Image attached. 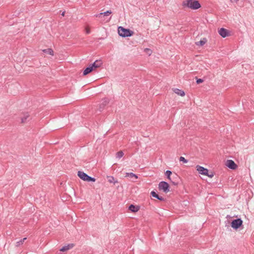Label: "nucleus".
Listing matches in <instances>:
<instances>
[{"mask_svg": "<svg viewBox=\"0 0 254 254\" xmlns=\"http://www.w3.org/2000/svg\"><path fill=\"white\" fill-rule=\"evenodd\" d=\"M179 160L181 162H183L184 163H187L188 162V160L185 159L184 157H180L179 158Z\"/></svg>", "mask_w": 254, "mask_h": 254, "instance_id": "26", "label": "nucleus"}, {"mask_svg": "<svg viewBox=\"0 0 254 254\" xmlns=\"http://www.w3.org/2000/svg\"><path fill=\"white\" fill-rule=\"evenodd\" d=\"M158 199L160 200V201H165V198L164 197H163L162 196H159V197L158 198Z\"/></svg>", "mask_w": 254, "mask_h": 254, "instance_id": "28", "label": "nucleus"}, {"mask_svg": "<svg viewBox=\"0 0 254 254\" xmlns=\"http://www.w3.org/2000/svg\"><path fill=\"white\" fill-rule=\"evenodd\" d=\"M165 175L166 176L167 179L169 180H171L170 176L171 174H172V172L170 170H167L165 172Z\"/></svg>", "mask_w": 254, "mask_h": 254, "instance_id": "23", "label": "nucleus"}, {"mask_svg": "<svg viewBox=\"0 0 254 254\" xmlns=\"http://www.w3.org/2000/svg\"><path fill=\"white\" fill-rule=\"evenodd\" d=\"M26 239H27L26 238H24L23 239H22L20 240V241L17 242H16V247H18L20 245L23 244V243L24 242V241L26 240Z\"/></svg>", "mask_w": 254, "mask_h": 254, "instance_id": "22", "label": "nucleus"}, {"mask_svg": "<svg viewBox=\"0 0 254 254\" xmlns=\"http://www.w3.org/2000/svg\"><path fill=\"white\" fill-rule=\"evenodd\" d=\"M96 181V179L94 177H92L89 176H87L86 179L85 181L88 182H94Z\"/></svg>", "mask_w": 254, "mask_h": 254, "instance_id": "20", "label": "nucleus"}, {"mask_svg": "<svg viewBox=\"0 0 254 254\" xmlns=\"http://www.w3.org/2000/svg\"><path fill=\"white\" fill-rule=\"evenodd\" d=\"M124 152L122 151L118 152L116 154V157L118 158H121L124 156Z\"/></svg>", "mask_w": 254, "mask_h": 254, "instance_id": "24", "label": "nucleus"}, {"mask_svg": "<svg viewBox=\"0 0 254 254\" xmlns=\"http://www.w3.org/2000/svg\"><path fill=\"white\" fill-rule=\"evenodd\" d=\"M128 209L132 212H136L139 210V206L130 204L128 207Z\"/></svg>", "mask_w": 254, "mask_h": 254, "instance_id": "11", "label": "nucleus"}, {"mask_svg": "<svg viewBox=\"0 0 254 254\" xmlns=\"http://www.w3.org/2000/svg\"><path fill=\"white\" fill-rule=\"evenodd\" d=\"M77 176L80 179L85 181L88 175L82 171H79L77 172Z\"/></svg>", "mask_w": 254, "mask_h": 254, "instance_id": "10", "label": "nucleus"}, {"mask_svg": "<svg viewBox=\"0 0 254 254\" xmlns=\"http://www.w3.org/2000/svg\"><path fill=\"white\" fill-rule=\"evenodd\" d=\"M109 100L108 98H104L102 100V102L100 104V105L99 106V111L101 112L103 110L104 107L109 103Z\"/></svg>", "mask_w": 254, "mask_h": 254, "instance_id": "8", "label": "nucleus"}, {"mask_svg": "<svg viewBox=\"0 0 254 254\" xmlns=\"http://www.w3.org/2000/svg\"><path fill=\"white\" fill-rule=\"evenodd\" d=\"M206 42H207L206 39L203 38L200 41H199L197 42H196V45L197 46H203L206 43Z\"/></svg>", "mask_w": 254, "mask_h": 254, "instance_id": "18", "label": "nucleus"}, {"mask_svg": "<svg viewBox=\"0 0 254 254\" xmlns=\"http://www.w3.org/2000/svg\"><path fill=\"white\" fill-rule=\"evenodd\" d=\"M93 68L92 67L91 65L90 64L88 67H87L83 71V75H86L88 73H90L93 70Z\"/></svg>", "mask_w": 254, "mask_h": 254, "instance_id": "14", "label": "nucleus"}, {"mask_svg": "<svg viewBox=\"0 0 254 254\" xmlns=\"http://www.w3.org/2000/svg\"><path fill=\"white\" fill-rule=\"evenodd\" d=\"M159 190H162L164 192L167 193L170 191V186L169 184L165 181H161L158 185Z\"/></svg>", "mask_w": 254, "mask_h": 254, "instance_id": "3", "label": "nucleus"}, {"mask_svg": "<svg viewBox=\"0 0 254 254\" xmlns=\"http://www.w3.org/2000/svg\"><path fill=\"white\" fill-rule=\"evenodd\" d=\"M203 80L202 79H201V78H197L196 79V82L197 84H200L202 82H203Z\"/></svg>", "mask_w": 254, "mask_h": 254, "instance_id": "27", "label": "nucleus"}, {"mask_svg": "<svg viewBox=\"0 0 254 254\" xmlns=\"http://www.w3.org/2000/svg\"><path fill=\"white\" fill-rule=\"evenodd\" d=\"M86 33H87V34L90 33V30H87Z\"/></svg>", "mask_w": 254, "mask_h": 254, "instance_id": "32", "label": "nucleus"}, {"mask_svg": "<svg viewBox=\"0 0 254 254\" xmlns=\"http://www.w3.org/2000/svg\"><path fill=\"white\" fill-rule=\"evenodd\" d=\"M112 13L111 10H107L104 12L100 13L99 14H98L96 15V17H98L99 18H102L103 17L105 16H109Z\"/></svg>", "mask_w": 254, "mask_h": 254, "instance_id": "13", "label": "nucleus"}, {"mask_svg": "<svg viewBox=\"0 0 254 254\" xmlns=\"http://www.w3.org/2000/svg\"><path fill=\"white\" fill-rule=\"evenodd\" d=\"M93 67V69L99 67L102 64V62L101 60H96L93 63L90 64Z\"/></svg>", "mask_w": 254, "mask_h": 254, "instance_id": "9", "label": "nucleus"}, {"mask_svg": "<svg viewBox=\"0 0 254 254\" xmlns=\"http://www.w3.org/2000/svg\"><path fill=\"white\" fill-rule=\"evenodd\" d=\"M226 165L227 167L232 170L236 169L238 167L237 164L232 160H228L226 162Z\"/></svg>", "mask_w": 254, "mask_h": 254, "instance_id": "6", "label": "nucleus"}, {"mask_svg": "<svg viewBox=\"0 0 254 254\" xmlns=\"http://www.w3.org/2000/svg\"><path fill=\"white\" fill-rule=\"evenodd\" d=\"M151 195L152 197H154V198H156L157 199H158V198L159 197V195L154 191H152L151 192Z\"/></svg>", "mask_w": 254, "mask_h": 254, "instance_id": "25", "label": "nucleus"}, {"mask_svg": "<svg viewBox=\"0 0 254 254\" xmlns=\"http://www.w3.org/2000/svg\"><path fill=\"white\" fill-rule=\"evenodd\" d=\"M173 90L174 93L178 94V95L181 96H184L185 95V92L181 89L178 88H174Z\"/></svg>", "mask_w": 254, "mask_h": 254, "instance_id": "15", "label": "nucleus"}, {"mask_svg": "<svg viewBox=\"0 0 254 254\" xmlns=\"http://www.w3.org/2000/svg\"><path fill=\"white\" fill-rule=\"evenodd\" d=\"M182 5L184 7H187L191 9H197L201 7L199 1L196 0H187L183 2Z\"/></svg>", "mask_w": 254, "mask_h": 254, "instance_id": "1", "label": "nucleus"}, {"mask_svg": "<svg viewBox=\"0 0 254 254\" xmlns=\"http://www.w3.org/2000/svg\"><path fill=\"white\" fill-rule=\"evenodd\" d=\"M126 177H128L131 178H134L135 180L138 178L137 175L133 173H126Z\"/></svg>", "mask_w": 254, "mask_h": 254, "instance_id": "19", "label": "nucleus"}, {"mask_svg": "<svg viewBox=\"0 0 254 254\" xmlns=\"http://www.w3.org/2000/svg\"><path fill=\"white\" fill-rule=\"evenodd\" d=\"M64 13H65V11H64V12H63V13H62V15L63 16H64Z\"/></svg>", "mask_w": 254, "mask_h": 254, "instance_id": "31", "label": "nucleus"}, {"mask_svg": "<svg viewBox=\"0 0 254 254\" xmlns=\"http://www.w3.org/2000/svg\"><path fill=\"white\" fill-rule=\"evenodd\" d=\"M73 246H74V245L73 244H68L67 245L63 247L60 250V251L61 252H65V251H66L68 250L72 249L73 247Z\"/></svg>", "mask_w": 254, "mask_h": 254, "instance_id": "12", "label": "nucleus"}, {"mask_svg": "<svg viewBox=\"0 0 254 254\" xmlns=\"http://www.w3.org/2000/svg\"><path fill=\"white\" fill-rule=\"evenodd\" d=\"M218 33L219 35L223 38H225L229 36V31L224 28H221L219 30Z\"/></svg>", "mask_w": 254, "mask_h": 254, "instance_id": "7", "label": "nucleus"}, {"mask_svg": "<svg viewBox=\"0 0 254 254\" xmlns=\"http://www.w3.org/2000/svg\"><path fill=\"white\" fill-rule=\"evenodd\" d=\"M207 176L210 177V178H212L213 177V174L211 172L210 174H209L208 172V175H206Z\"/></svg>", "mask_w": 254, "mask_h": 254, "instance_id": "29", "label": "nucleus"}, {"mask_svg": "<svg viewBox=\"0 0 254 254\" xmlns=\"http://www.w3.org/2000/svg\"><path fill=\"white\" fill-rule=\"evenodd\" d=\"M118 34L122 37H127L132 36L133 32L129 29L125 28L123 27H118Z\"/></svg>", "mask_w": 254, "mask_h": 254, "instance_id": "2", "label": "nucleus"}, {"mask_svg": "<svg viewBox=\"0 0 254 254\" xmlns=\"http://www.w3.org/2000/svg\"><path fill=\"white\" fill-rule=\"evenodd\" d=\"M232 2L237 3L239 0H231Z\"/></svg>", "mask_w": 254, "mask_h": 254, "instance_id": "30", "label": "nucleus"}, {"mask_svg": "<svg viewBox=\"0 0 254 254\" xmlns=\"http://www.w3.org/2000/svg\"><path fill=\"white\" fill-rule=\"evenodd\" d=\"M173 184H174V185H176V184H175L174 182H173Z\"/></svg>", "mask_w": 254, "mask_h": 254, "instance_id": "33", "label": "nucleus"}, {"mask_svg": "<svg viewBox=\"0 0 254 254\" xmlns=\"http://www.w3.org/2000/svg\"><path fill=\"white\" fill-rule=\"evenodd\" d=\"M29 115L28 113L25 114L24 117L21 118V123H25L26 122L27 119L29 118Z\"/></svg>", "mask_w": 254, "mask_h": 254, "instance_id": "21", "label": "nucleus"}, {"mask_svg": "<svg viewBox=\"0 0 254 254\" xmlns=\"http://www.w3.org/2000/svg\"><path fill=\"white\" fill-rule=\"evenodd\" d=\"M196 169L198 171L199 174L203 175H208V170L199 165L196 166Z\"/></svg>", "mask_w": 254, "mask_h": 254, "instance_id": "5", "label": "nucleus"}, {"mask_svg": "<svg viewBox=\"0 0 254 254\" xmlns=\"http://www.w3.org/2000/svg\"><path fill=\"white\" fill-rule=\"evenodd\" d=\"M107 178L108 182L110 183L115 184L118 183V181L113 176H108Z\"/></svg>", "mask_w": 254, "mask_h": 254, "instance_id": "16", "label": "nucleus"}, {"mask_svg": "<svg viewBox=\"0 0 254 254\" xmlns=\"http://www.w3.org/2000/svg\"><path fill=\"white\" fill-rule=\"evenodd\" d=\"M42 51L45 54H49L51 56H54V51L51 48L44 49L42 50Z\"/></svg>", "mask_w": 254, "mask_h": 254, "instance_id": "17", "label": "nucleus"}, {"mask_svg": "<svg viewBox=\"0 0 254 254\" xmlns=\"http://www.w3.org/2000/svg\"><path fill=\"white\" fill-rule=\"evenodd\" d=\"M243 225V221L241 218L233 219L231 223V227L235 230H237Z\"/></svg>", "mask_w": 254, "mask_h": 254, "instance_id": "4", "label": "nucleus"}]
</instances>
